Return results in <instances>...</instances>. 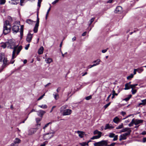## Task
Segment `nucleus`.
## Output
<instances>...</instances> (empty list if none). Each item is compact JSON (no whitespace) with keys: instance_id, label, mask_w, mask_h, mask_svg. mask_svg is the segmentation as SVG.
<instances>
[{"instance_id":"de8ad7c7","label":"nucleus","mask_w":146,"mask_h":146,"mask_svg":"<svg viewBox=\"0 0 146 146\" xmlns=\"http://www.w3.org/2000/svg\"><path fill=\"white\" fill-rule=\"evenodd\" d=\"M113 137H114V138L113 139V141H116L117 139L118 135H115Z\"/></svg>"},{"instance_id":"e2e57ef3","label":"nucleus","mask_w":146,"mask_h":146,"mask_svg":"<svg viewBox=\"0 0 146 146\" xmlns=\"http://www.w3.org/2000/svg\"><path fill=\"white\" fill-rule=\"evenodd\" d=\"M137 71V69H135L134 70L133 73L134 74H136V72Z\"/></svg>"},{"instance_id":"8fccbe9b","label":"nucleus","mask_w":146,"mask_h":146,"mask_svg":"<svg viewBox=\"0 0 146 146\" xmlns=\"http://www.w3.org/2000/svg\"><path fill=\"white\" fill-rule=\"evenodd\" d=\"M18 145L14 142L11 144V146H18Z\"/></svg>"},{"instance_id":"7c9ffc66","label":"nucleus","mask_w":146,"mask_h":146,"mask_svg":"<svg viewBox=\"0 0 146 146\" xmlns=\"http://www.w3.org/2000/svg\"><path fill=\"white\" fill-rule=\"evenodd\" d=\"M46 61V62L47 63H50L52 61V60L51 58H48L46 60H45Z\"/></svg>"},{"instance_id":"774afa93","label":"nucleus","mask_w":146,"mask_h":146,"mask_svg":"<svg viewBox=\"0 0 146 146\" xmlns=\"http://www.w3.org/2000/svg\"><path fill=\"white\" fill-rule=\"evenodd\" d=\"M86 32H84L82 34V36H84L85 35H86Z\"/></svg>"},{"instance_id":"393cba45","label":"nucleus","mask_w":146,"mask_h":146,"mask_svg":"<svg viewBox=\"0 0 146 146\" xmlns=\"http://www.w3.org/2000/svg\"><path fill=\"white\" fill-rule=\"evenodd\" d=\"M41 118H40L38 117L36 118V123L37 124V125H39V126L40 125V124L39 123V122L41 120Z\"/></svg>"},{"instance_id":"9b49d317","label":"nucleus","mask_w":146,"mask_h":146,"mask_svg":"<svg viewBox=\"0 0 146 146\" xmlns=\"http://www.w3.org/2000/svg\"><path fill=\"white\" fill-rule=\"evenodd\" d=\"M33 38V35L31 33L29 34L26 38V40L29 43L30 42Z\"/></svg>"},{"instance_id":"bb28decb","label":"nucleus","mask_w":146,"mask_h":146,"mask_svg":"<svg viewBox=\"0 0 146 146\" xmlns=\"http://www.w3.org/2000/svg\"><path fill=\"white\" fill-rule=\"evenodd\" d=\"M142 102L139 104V105H145L146 104V99L145 100H143L141 101Z\"/></svg>"},{"instance_id":"412c9836","label":"nucleus","mask_w":146,"mask_h":146,"mask_svg":"<svg viewBox=\"0 0 146 146\" xmlns=\"http://www.w3.org/2000/svg\"><path fill=\"white\" fill-rule=\"evenodd\" d=\"M94 134H98V135H100V136H101V134H102V133L100 131H98V130H95L94 132Z\"/></svg>"},{"instance_id":"f8f14e48","label":"nucleus","mask_w":146,"mask_h":146,"mask_svg":"<svg viewBox=\"0 0 146 146\" xmlns=\"http://www.w3.org/2000/svg\"><path fill=\"white\" fill-rule=\"evenodd\" d=\"M134 121L135 123V125L142 123L143 122V120L141 119H134Z\"/></svg>"},{"instance_id":"a211bd4d","label":"nucleus","mask_w":146,"mask_h":146,"mask_svg":"<svg viewBox=\"0 0 146 146\" xmlns=\"http://www.w3.org/2000/svg\"><path fill=\"white\" fill-rule=\"evenodd\" d=\"M23 27L24 26L23 25H22L21 26L20 33L21 37H22L23 35Z\"/></svg>"},{"instance_id":"2f4dec72","label":"nucleus","mask_w":146,"mask_h":146,"mask_svg":"<svg viewBox=\"0 0 146 146\" xmlns=\"http://www.w3.org/2000/svg\"><path fill=\"white\" fill-rule=\"evenodd\" d=\"M123 127V124H121L120 125H119V126H118L117 127H116V129H121Z\"/></svg>"},{"instance_id":"7ed1b4c3","label":"nucleus","mask_w":146,"mask_h":146,"mask_svg":"<svg viewBox=\"0 0 146 146\" xmlns=\"http://www.w3.org/2000/svg\"><path fill=\"white\" fill-rule=\"evenodd\" d=\"M38 12L37 13L36 23V24L33 29V31L34 33H36L37 32L38 28L39 26V19L38 17Z\"/></svg>"},{"instance_id":"a878e982","label":"nucleus","mask_w":146,"mask_h":146,"mask_svg":"<svg viewBox=\"0 0 146 146\" xmlns=\"http://www.w3.org/2000/svg\"><path fill=\"white\" fill-rule=\"evenodd\" d=\"M101 137V136H100V135L95 136L91 138L90 139L92 140L94 139H98L100 137Z\"/></svg>"},{"instance_id":"473e14b6","label":"nucleus","mask_w":146,"mask_h":146,"mask_svg":"<svg viewBox=\"0 0 146 146\" xmlns=\"http://www.w3.org/2000/svg\"><path fill=\"white\" fill-rule=\"evenodd\" d=\"M143 69L142 68L137 69V72L140 73L143 72Z\"/></svg>"},{"instance_id":"13d9d810","label":"nucleus","mask_w":146,"mask_h":146,"mask_svg":"<svg viewBox=\"0 0 146 146\" xmlns=\"http://www.w3.org/2000/svg\"><path fill=\"white\" fill-rule=\"evenodd\" d=\"M30 44H28L27 46L25 47V48L26 50H27L28 49L29 47V46Z\"/></svg>"},{"instance_id":"0eeeda50","label":"nucleus","mask_w":146,"mask_h":146,"mask_svg":"<svg viewBox=\"0 0 146 146\" xmlns=\"http://www.w3.org/2000/svg\"><path fill=\"white\" fill-rule=\"evenodd\" d=\"M19 26L14 25L12 27V31L13 33H17L19 30Z\"/></svg>"},{"instance_id":"aec40b11","label":"nucleus","mask_w":146,"mask_h":146,"mask_svg":"<svg viewBox=\"0 0 146 146\" xmlns=\"http://www.w3.org/2000/svg\"><path fill=\"white\" fill-rule=\"evenodd\" d=\"M11 3L13 4H17L19 2V0H11Z\"/></svg>"},{"instance_id":"4468645a","label":"nucleus","mask_w":146,"mask_h":146,"mask_svg":"<svg viewBox=\"0 0 146 146\" xmlns=\"http://www.w3.org/2000/svg\"><path fill=\"white\" fill-rule=\"evenodd\" d=\"M77 133H78L79 136L81 138H82L84 134V132L79 131H77Z\"/></svg>"},{"instance_id":"39448f33","label":"nucleus","mask_w":146,"mask_h":146,"mask_svg":"<svg viewBox=\"0 0 146 146\" xmlns=\"http://www.w3.org/2000/svg\"><path fill=\"white\" fill-rule=\"evenodd\" d=\"M63 116H66L70 115L72 113V110L70 109H66L60 112Z\"/></svg>"},{"instance_id":"3c124183","label":"nucleus","mask_w":146,"mask_h":146,"mask_svg":"<svg viewBox=\"0 0 146 146\" xmlns=\"http://www.w3.org/2000/svg\"><path fill=\"white\" fill-rule=\"evenodd\" d=\"M115 144V143H111L110 145H107V146H114Z\"/></svg>"},{"instance_id":"f257e3e1","label":"nucleus","mask_w":146,"mask_h":146,"mask_svg":"<svg viewBox=\"0 0 146 146\" xmlns=\"http://www.w3.org/2000/svg\"><path fill=\"white\" fill-rule=\"evenodd\" d=\"M7 48L13 49L12 58L13 59L18 55L22 49V46H19L18 47V45H16L15 43L13 41L11 40H9L7 42Z\"/></svg>"},{"instance_id":"0e129e2a","label":"nucleus","mask_w":146,"mask_h":146,"mask_svg":"<svg viewBox=\"0 0 146 146\" xmlns=\"http://www.w3.org/2000/svg\"><path fill=\"white\" fill-rule=\"evenodd\" d=\"M76 37L74 36L72 38V41H74L76 40Z\"/></svg>"},{"instance_id":"ddd939ff","label":"nucleus","mask_w":146,"mask_h":146,"mask_svg":"<svg viewBox=\"0 0 146 146\" xmlns=\"http://www.w3.org/2000/svg\"><path fill=\"white\" fill-rule=\"evenodd\" d=\"M130 131H131L130 128L125 127L121 129L120 131V132H124L126 131L128 132H129Z\"/></svg>"},{"instance_id":"f3484780","label":"nucleus","mask_w":146,"mask_h":146,"mask_svg":"<svg viewBox=\"0 0 146 146\" xmlns=\"http://www.w3.org/2000/svg\"><path fill=\"white\" fill-rule=\"evenodd\" d=\"M7 42H2L1 43V46L4 48H5L6 46L7 47Z\"/></svg>"},{"instance_id":"c756f323","label":"nucleus","mask_w":146,"mask_h":146,"mask_svg":"<svg viewBox=\"0 0 146 146\" xmlns=\"http://www.w3.org/2000/svg\"><path fill=\"white\" fill-rule=\"evenodd\" d=\"M131 88L130 87L129 85H128V84H125V88H124V90H129Z\"/></svg>"},{"instance_id":"6e6552de","label":"nucleus","mask_w":146,"mask_h":146,"mask_svg":"<svg viewBox=\"0 0 146 146\" xmlns=\"http://www.w3.org/2000/svg\"><path fill=\"white\" fill-rule=\"evenodd\" d=\"M36 112L38 115L41 118H42L43 115L46 113L45 111L42 110H39Z\"/></svg>"},{"instance_id":"79ce46f5","label":"nucleus","mask_w":146,"mask_h":146,"mask_svg":"<svg viewBox=\"0 0 146 146\" xmlns=\"http://www.w3.org/2000/svg\"><path fill=\"white\" fill-rule=\"evenodd\" d=\"M54 97L56 100H57L58 98V94H53Z\"/></svg>"},{"instance_id":"dca6fc26","label":"nucleus","mask_w":146,"mask_h":146,"mask_svg":"<svg viewBox=\"0 0 146 146\" xmlns=\"http://www.w3.org/2000/svg\"><path fill=\"white\" fill-rule=\"evenodd\" d=\"M126 139V137L124 134L121 135L119 136V140L121 141L122 140H125Z\"/></svg>"},{"instance_id":"49530a36","label":"nucleus","mask_w":146,"mask_h":146,"mask_svg":"<svg viewBox=\"0 0 146 146\" xmlns=\"http://www.w3.org/2000/svg\"><path fill=\"white\" fill-rule=\"evenodd\" d=\"M51 124V122H49L46 124L43 127V129H44L46 128L49 125V124Z\"/></svg>"},{"instance_id":"b1692460","label":"nucleus","mask_w":146,"mask_h":146,"mask_svg":"<svg viewBox=\"0 0 146 146\" xmlns=\"http://www.w3.org/2000/svg\"><path fill=\"white\" fill-rule=\"evenodd\" d=\"M38 106L43 109H46L48 107L47 106L46 104H42L41 105H38Z\"/></svg>"},{"instance_id":"680f3d73","label":"nucleus","mask_w":146,"mask_h":146,"mask_svg":"<svg viewBox=\"0 0 146 146\" xmlns=\"http://www.w3.org/2000/svg\"><path fill=\"white\" fill-rule=\"evenodd\" d=\"M141 134L144 135L146 134V131H143L141 133Z\"/></svg>"},{"instance_id":"603ef678","label":"nucleus","mask_w":146,"mask_h":146,"mask_svg":"<svg viewBox=\"0 0 146 146\" xmlns=\"http://www.w3.org/2000/svg\"><path fill=\"white\" fill-rule=\"evenodd\" d=\"M108 49V48H107L106 49L103 50H102V52L103 53H105L107 52V51Z\"/></svg>"},{"instance_id":"4c0bfd02","label":"nucleus","mask_w":146,"mask_h":146,"mask_svg":"<svg viewBox=\"0 0 146 146\" xmlns=\"http://www.w3.org/2000/svg\"><path fill=\"white\" fill-rule=\"evenodd\" d=\"M80 144L81 145V146H85L86 145H88V143L86 142H83L80 143Z\"/></svg>"},{"instance_id":"4be33fe9","label":"nucleus","mask_w":146,"mask_h":146,"mask_svg":"<svg viewBox=\"0 0 146 146\" xmlns=\"http://www.w3.org/2000/svg\"><path fill=\"white\" fill-rule=\"evenodd\" d=\"M113 121L114 123H117L119 121V119L118 117H116L114 118Z\"/></svg>"},{"instance_id":"9d476101","label":"nucleus","mask_w":146,"mask_h":146,"mask_svg":"<svg viewBox=\"0 0 146 146\" xmlns=\"http://www.w3.org/2000/svg\"><path fill=\"white\" fill-rule=\"evenodd\" d=\"M122 12V9L121 7L120 6L117 7L115 9L114 11V12L115 13H120Z\"/></svg>"},{"instance_id":"ea45409f","label":"nucleus","mask_w":146,"mask_h":146,"mask_svg":"<svg viewBox=\"0 0 146 146\" xmlns=\"http://www.w3.org/2000/svg\"><path fill=\"white\" fill-rule=\"evenodd\" d=\"M131 131H130L129 132H127L123 134L126 137L127 135H129L130 134Z\"/></svg>"},{"instance_id":"a18cd8bd","label":"nucleus","mask_w":146,"mask_h":146,"mask_svg":"<svg viewBox=\"0 0 146 146\" xmlns=\"http://www.w3.org/2000/svg\"><path fill=\"white\" fill-rule=\"evenodd\" d=\"M131 91L132 94H134L137 92V90H134V89H132L131 90Z\"/></svg>"},{"instance_id":"6ab92c4d","label":"nucleus","mask_w":146,"mask_h":146,"mask_svg":"<svg viewBox=\"0 0 146 146\" xmlns=\"http://www.w3.org/2000/svg\"><path fill=\"white\" fill-rule=\"evenodd\" d=\"M44 50V48L43 47L41 46V47L38 50V54H42L43 53Z\"/></svg>"},{"instance_id":"58836bf2","label":"nucleus","mask_w":146,"mask_h":146,"mask_svg":"<svg viewBox=\"0 0 146 146\" xmlns=\"http://www.w3.org/2000/svg\"><path fill=\"white\" fill-rule=\"evenodd\" d=\"M115 135V134L113 133H110L109 136L110 138L113 137Z\"/></svg>"},{"instance_id":"052dcab7","label":"nucleus","mask_w":146,"mask_h":146,"mask_svg":"<svg viewBox=\"0 0 146 146\" xmlns=\"http://www.w3.org/2000/svg\"><path fill=\"white\" fill-rule=\"evenodd\" d=\"M56 106H53L52 107V109H51V111H50V113H51V112H52V111H53V109H54V108H56Z\"/></svg>"},{"instance_id":"c03bdc74","label":"nucleus","mask_w":146,"mask_h":146,"mask_svg":"<svg viewBox=\"0 0 146 146\" xmlns=\"http://www.w3.org/2000/svg\"><path fill=\"white\" fill-rule=\"evenodd\" d=\"M95 18H92L90 21V23L89 24V25L90 26L92 23L93 22Z\"/></svg>"},{"instance_id":"cd10ccee","label":"nucleus","mask_w":146,"mask_h":146,"mask_svg":"<svg viewBox=\"0 0 146 146\" xmlns=\"http://www.w3.org/2000/svg\"><path fill=\"white\" fill-rule=\"evenodd\" d=\"M133 124H135L134 119H133L131 123L129 124L128 125L129 127H131L133 125Z\"/></svg>"},{"instance_id":"6e6d98bb","label":"nucleus","mask_w":146,"mask_h":146,"mask_svg":"<svg viewBox=\"0 0 146 146\" xmlns=\"http://www.w3.org/2000/svg\"><path fill=\"white\" fill-rule=\"evenodd\" d=\"M130 87L131 88L133 89L135 88V86H134V85L133 84H132L131 85H130Z\"/></svg>"},{"instance_id":"20e7f679","label":"nucleus","mask_w":146,"mask_h":146,"mask_svg":"<svg viewBox=\"0 0 146 146\" xmlns=\"http://www.w3.org/2000/svg\"><path fill=\"white\" fill-rule=\"evenodd\" d=\"M108 141L103 140L101 141L96 143L94 144L95 146H96V145H98V146H106L108 145Z\"/></svg>"},{"instance_id":"e433bc0d","label":"nucleus","mask_w":146,"mask_h":146,"mask_svg":"<svg viewBox=\"0 0 146 146\" xmlns=\"http://www.w3.org/2000/svg\"><path fill=\"white\" fill-rule=\"evenodd\" d=\"M133 74H131L130 75L128 76L127 77V79L128 80L130 79L131 78H133Z\"/></svg>"},{"instance_id":"864d4df0","label":"nucleus","mask_w":146,"mask_h":146,"mask_svg":"<svg viewBox=\"0 0 146 146\" xmlns=\"http://www.w3.org/2000/svg\"><path fill=\"white\" fill-rule=\"evenodd\" d=\"M58 1L59 0H55L52 3V4L53 5L55 4L58 2Z\"/></svg>"},{"instance_id":"72a5a7b5","label":"nucleus","mask_w":146,"mask_h":146,"mask_svg":"<svg viewBox=\"0 0 146 146\" xmlns=\"http://www.w3.org/2000/svg\"><path fill=\"white\" fill-rule=\"evenodd\" d=\"M33 22V21L30 19H27L26 21V22L29 24H31Z\"/></svg>"},{"instance_id":"5fc2aeb1","label":"nucleus","mask_w":146,"mask_h":146,"mask_svg":"<svg viewBox=\"0 0 146 146\" xmlns=\"http://www.w3.org/2000/svg\"><path fill=\"white\" fill-rule=\"evenodd\" d=\"M112 93H113L112 94H113L115 96V95L117 96L118 95V94H117L115 93V91L114 90H113Z\"/></svg>"},{"instance_id":"4d7b16f0","label":"nucleus","mask_w":146,"mask_h":146,"mask_svg":"<svg viewBox=\"0 0 146 146\" xmlns=\"http://www.w3.org/2000/svg\"><path fill=\"white\" fill-rule=\"evenodd\" d=\"M111 95V94H110L108 96V97H107V99L106 100V102H108L109 101V99L110 98V97Z\"/></svg>"},{"instance_id":"1a4fd4ad","label":"nucleus","mask_w":146,"mask_h":146,"mask_svg":"<svg viewBox=\"0 0 146 146\" xmlns=\"http://www.w3.org/2000/svg\"><path fill=\"white\" fill-rule=\"evenodd\" d=\"M37 130L36 128H31L28 131V135H32Z\"/></svg>"},{"instance_id":"c85d7f7f","label":"nucleus","mask_w":146,"mask_h":146,"mask_svg":"<svg viewBox=\"0 0 146 146\" xmlns=\"http://www.w3.org/2000/svg\"><path fill=\"white\" fill-rule=\"evenodd\" d=\"M42 0H38V8L37 9L38 11L40 7V4L42 1Z\"/></svg>"},{"instance_id":"09e8293b","label":"nucleus","mask_w":146,"mask_h":146,"mask_svg":"<svg viewBox=\"0 0 146 146\" xmlns=\"http://www.w3.org/2000/svg\"><path fill=\"white\" fill-rule=\"evenodd\" d=\"M111 102H109L108 103L106 104L104 106V108L106 109L107 108L110 104Z\"/></svg>"},{"instance_id":"338daca9","label":"nucleus","mask_w":146,"mask_h":146,"mask_svg":"<svg viewBox=\"0 0 146 146\" xmlns=\"http://www.w3.org/2000/svg\"><path fill=\"white\" fill-rule=\"evenodd\" d=\"M121 114L122 115H124L126 114V113L124 111H122L121 112Z\"/></svg>"},{"instance_id":"5701e85b","label":"nucleus","mask_w":146,"mask_h":146,"mask_svg":"<svg viewBox=\"0 0 146 146\" xmlns=\"http://www.w3.org/2000/svg\"><path fill=\"white\" fill-rule=\"evenodd\" d=\"M21 140L19 139L16 138L15 139L14 142L17 144L20 143L21 142Z\"/></svg>"},{"instance_id":"f03ea898","label":"nucleus","mask_w":146,"mask_h":146,"mask_svg":"<svg viewBox=\"0 0 146 146\" xmlns=\"http://www.w3.org/2000/svg\"><path fill=\"white\" fill-rule=\"evenodd\" d=\"M11 25L8 21H5L3 26V33L5 35L9 33L11 31Z\"/></svg>"},{"instance_id":"423d86ee","label":"nucleus","mask_w":146,"mask_h":146,"mask_svg":"<svg viewBox=\"0 0 146 146\" xmlns=\"http://www.w3.org/2000/svg\"><path fill=\"white\" fill-rule=\"evenodd\" d=\"M54 132H53L46 134L44 136V138L46 140L50 139L53 136L54 134Z\"/></svg>"},{"instance_id":"bf43d9fd","label":"nucleus","mask_w":146,"mask_h":146,"mask_svg":"<svg viewBox=\"0 0 146 146\" xmlns=\"http://www.w3.org/2000/svg\"><path fill=\"white\" fill-rule=\"evenodd\" d=\"M143 143H145L146 142V137H145L143 138Z\"/></svg>"},{"instance_id":"37998d69","label":"nucleus","mask_w":146,"mask_h":146,"mask_svg":"<svg viewBox=\"0 0 146 146\" xmlns=\"http://www.w3.org/2000/svg\"><path fill=\"white\" fill-rule=\"evenodd\" d=\"M5 0H0V4L1 5L4 4L5 3Z\"/></svg>"},{"instance_id":"69168bd1","label":"nucleus","mask_w":146,"mask_h":146,"mask_svg":"<svg viewBox=\"0 0 146 146\" xmlns=\"http://www.w3.org/2000/svg\"><path fill=\"white\" fill-rule=\"evenodd\" d=\"M61 88L60 87H58L56 90V91L57 92H58L60 90Z\"/></svg>"},{"instance_id":"c9c22d12","label":"nucleus","mask_w":146,"mask_h":146,"mask_svg":"<svg viewBox=\"0 0 146 146\" xmlns=\"http://www.w3.org/2000/svg\"><path fill=\"white\" fill-rule=\"evenodd\" d=\"M111 127L108 124H107L105 126L104 129L105 130H106L108 129H110Z\"/></svg>"},{"instance_id":"f704fd0d","label":"nucleus","mask_w":146,"mask_h":146,"mask_svg":"<svg viewBox=\"0 0 146 146\" xmlns=\"http://www.w3.org/2000/svg\"><path fill=\"white\" fill-rule=\"evenodd\" d=\"M100 60L99 59H98L97 60H95L93 62V63H95L96 62V65H98L100 64Z\"/></svg>"},{"instance_id":"2eb2a0df","label":"nucleus","mask_w":146,"mask_h":146,"mask_svg":"<svg viewBox=\"0 0 146 146\" xmlns=\"http://www.w3.org/2000/svg\"><path fill=\"white\" fill-rule=\"evenodd\" d=\"M68 107V106L67 105H64L61 107L60 108V112H62L64 110H66Z\"/></svg>"},{"instance_id":"a19ab883","label":"nucleus","mask_w":146,"mask_h":146,"mask_svg":"<svg viewBox=\"0 0 146 146\" xmlns=\"http://www.w3.org/2000/svg\"><path fill=\"white\" fill-rule=\"evenodd\" d=\"M92 98V96H91L90 95V96H88L86 97L85 98V99L86 100H90Z\"/></svg>"}]
</instances>
